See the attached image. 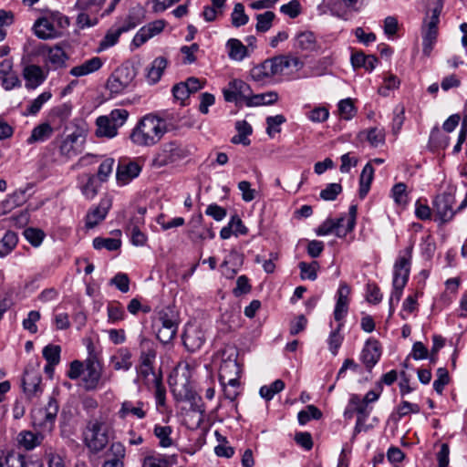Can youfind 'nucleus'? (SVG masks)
<instances>
[{
  "mask_svg": "<svg viewBox=\"0 0 467 467\" xmlns=\"http://www.w3.org/2000/svg\"><path fill=\"white\" fill-rule=\"evenodd\" d=\"M108 459L102 464V467H124V458L126 455L125 446L119 442H112L106 452Z\"/></svg>",
  "mask_w": 467,
  "mask_h": 467,
  "instance_id": "18",
  "label": "nucleus"
},
{
  "mask_svg": "<svg viewBox=\"0 0 467 467\" xmlns=\"http://www.w3.org/2000/svg\"><path fill=\"white\" fill-rule=\"evenodd\" d=\"M373 176H374V169L371 165V162H368L362 171H361V174H360V178H359V197L360 198H364L368 191H369V188H370V184L372 182V180H373Z\"/></svg>",
  "mask_w": 467,
  "mask_h": 467,
  "instance_id": "35",
  "label": "nucleus"
},
{
  "mask_svg": "<svg viewBox=\"0 0 467 467\" xmlns=\"http://www.w3.org/2000/svg\"><path fill=\"white\" fill-rule=\"evenodd\" d=\"M294 46L303 51H313L317 47L316 37L312 32H302L296 36Z\"/></svg>",
  "mask_w": 467,
  "mask_h": 467,
  "instance_id": "34",
  "label": "nucleus"
},
{
  "mask_svg": "<svg viewBox=\"0 0 467 467\" xmlns=\"http://www.w3.org/2000/svg\"><path fill=\"white\" fill-rule=\"evenodd\" d=\"M35 27L36 35L40 38H47L54 30L51 23L46 18L38 19L35 24Z\"/></svg>",
  "mask_w": 467,
  "mask_h": 467,
  "instance_id": "59",
  "label": "nucleus"
},
{
  "mask_svg": "<svg viewBox=\"0 0 467 467\" xmlns=\"http://www.w3.org/2000/svg\"><path fill=\"white\" fill-rule=\"evenodd\" d=\"M342 192V186L339 183H329L320 192V197L325 201H334Z\"/></svg>",
  "mask_w": 467,
  "mask_h": 467,
  "instance_id": "60",
  "label": "nucleus"
},
{
  "mask_svg": "<svg viewBox=\"0 0 467 467\" xmlns=\"http://www.w3.org/2000/svg\"><path fill=\"white\" fill-rule=\"evenodd\" d=\"M321 417L322 412L314 405L306 406V410H300L297 414V419L300 425H305L311 419L319 420Z\"/></svg>",
  "mask_w": 467,
  "mask_h": 467,
  "instance_id": "46",
  "label": "nucleus"
},
{
  "mask_svg": "<svg viewBox=\"0 0 467 467\" xmlns=\"http://www.w3.org/2000/svg\"><path fill=\"white\" fill-rule=\"evenodd\" d=\"M114 166V160L108 158L104 160L98 170V180L101 182H106L111 174Z\"/></svg>",
  "mask_w": 467,
  "mask_h": 467,
  "instance_id": "61",
  "label": "nucleus"
},
{
  "mask_svg": "<svg viewBox=\"0 0 467 467\" xmlns=\"http://www.w3.org/2000/svg\"><path fill=\"white\" fill-rule=\"evenodd\" d=\"M53 134V128L48 123H42L35 127L27 139V143L32 144L48 140Z\"/></svg>",
  "mask_w": 467,
  "mask_h": 467,
  "instance_id": "37",
  "label": "nucleus"
},
{
  "mask_svg": "<svg viewBox=\"0 0 467 467\" xmlns=\"http://www.w3.org/2000/svg\"><path fill=\"white\" fill-rule=\"evenodd\" d=\"M413 244H410L404 250L399 253L393 267L392 291L389 300V305H398L400 302L403 288L405 287L410 275Z\"/></svg>",
  "mask_w": 467,
  "mask_h": 467,
  "instance_id": "2",
  "label": "nucleus"
},
{
  "mask_svg": "<svg viewBox=\"0 0 467 467\" xmlns=\"http://www.w3.org/2000/svg\"><path fill=\"white\" fill-rule=\"evenodd\" d=\"M285 388V382L281 379H275L270 385H265L260 388V396L265 400H271L276 393L282 391Z\"/></svg>",
  "mask_w": 467,
  "mask_h": 467,
  "instance_id": "42",
  "label": "nucleus"
},
{
  "mask_svg": "<svg viewBox=\"0 0 467 467\" xmlns=\"http://www.w3.org/2000/svg\"><path fill=\"white\" fill-rule=\"evenodd\" d=\"M232 24L235 27H240L248 23L249 17L244 12V6L241 3L234 5V11L231 15Z\"/></svg>",
  "mask_w": 467,
  "mask_h": 467,
  "instance_id": "51",
  "label": "nucleus"
},
{
  "mask_svg": "<svg viewBox=\"0 0 467 467\" xmlns=\"http://www.w3.org/2000/svg\"><path fill=\"white\" fill-rule=\"evenodd\" d=\"M231 354L225 359H223L219 368V379H227L234 376H240L241 368L235 357Z\"/></svg>",
  "mask_w": 467,
  "mask_h": 467,
  "instance_id": "28",
  "label": "nucleus"
},
{
  "mask_svg": "<svg viewBox=\"0 0 467 467\" xmlns=\"http://www.w3.org/2000/svg\"><path fill=\"white\" fill-rule=\"evenodd\" d=\"M102 367L95 356L90 355L85 360L83 386L86 390H94L99 387L101 379Z\"/></svg>",
  "mask_w": 467,
  "mask_h": 467,
  "instance_id": "12",
  "label": "nucleus"
},
{
  "mask_svg": "<svg viewBox=\"0 0 467 467\" xmlns=\"http://www.w3.org/2000/svg\"><path fill=\"white\" fill-rule=\"evenodd\" d=\"M165 26V21L160 19L148 23L147 25L140 27L131 41V48H138L150 38L161 34L163 31Z\"/></svg>",
  "mask_w": 467,
  "mask_h": 467,
  "instance_id": "14",
  "label": "nucleus"
},
{
  "mask_svg": "<svg viewBox=\"0 0 467 467\" xmlns=\"http://www.w3.org/2000/svg\"><path fill=\"white\" fill-rule=\"evenodd\" d=\"M191 155L190 149L177 140L161 146L151 161V166L160 169L180 161Z\"/></svg>",
  "mask_w": 467,
  "mask_h": 467,
  "instance_id": "6",
  "label": "nucleus"
},
{
  "mask_svg": "<svg viewBox=\"0 0 467 467\" xmlns=\"http://www.w3.org/2000/svg\"><path fill=\"white\" fill-rule=\"evenodd\" d=\"M129 115V111L124 109H115L106 118L117 128H120L127 121Z\"/></svg>",
  "mask_w": 467,
  "mask_h": 467,
  "instance_id": "54",
  "label": "nucleus"
},
{
  "mask_svg": "<svg viewBox=\"0 0 467 467\" xmlns=\"http://www.w3.org/2000/svg\"><path fill=\"white\" fill-rule=\"evenodd\" d=\"M278 99V95L275 92H266L253 95L251 93V97L249 100L246 102L247 107H256V106H264V105H272L275 103Z\"/></svg>",
  "mask_w": 467,
  "mask_h": 467,
  "instance_id": "38",
  "label": "nucleus"
},
{
  "mask_svg": "<svg viewBox=\"0 0 467 467\" xmlns=\"http://www.w3.org/2000/svg\"><path fill=\"white\" fill-rule=\"evenodd\" d=\"M40 319V313L36 310H32L28 313L27 317L23 320L24 329L32 334L37 332L36 322Z\"/></svg>",
  "mask_w": 467,
  "mask_h": 467,
  "instance_id": "62",
  "label": "nucleus"
},
{
  "mask_svg": "<svg viewBox=\"0 0 467 467\" xmlns=\"http://www.w3.org/2000/svg\"><path fill=\"white\" fill-rule=\"evenodd\" d=\"M226 48L230 58H244L251 55L248 47L236 38H230L226 43Z\"/></svg>",
  "mask_w": 467,
  "mask_h": 467,
  "instance_id": "32",
  "label": "nucleus"
},
{
  "mask_svg": "<svg viewBox=\"0 0 467 467\" xmlns=\"http://www.w3.org/2000/svg\"><path fill=\"white\" fill-rule=\"evenodd\" d=\"M107 312L109 322L113 324L123 320L126 316L123 306L117 301L111 302L108 305Z\"/></svg>",
  "mask_w": 467,
  "mask_h": 467,
  "instance_id": "45",
  "label": "nucleus"
},
{
  "mask_svg": "<svg viewBox=\"0 0 467 467\" xmlns=\"http://www.w3.org/2000/svg\"><path fill=\"white\" fill-rule=\"evenodd\" d=\"M96 134L99 137L114 138L118 134V130L112 122H110L106 116H99L97 120Z\"/></svg>",
  "mask_w": 467,
  "mask_h": 467,
  "instance_id": "33",
  "label": "nucleus"
},
{
  "mask_svg": "<svg viewBox=\"0 0 467 467\" xmlns=\"http://www.w3.org/2000/svg\"><path fill=\"white\" fill-rule=\"evenodd\" d=\"M454 196L451 193H442L438 195L433 201V209L437 216L442 223L451 221L455 211L452 209Z\"/></svg>",
  "mask_w": 467,
  "mask_h": 467,
  "instance_id": "15",
  "label": "nucleus"
},
{
  "mask_svg": "<svg viewBox=\"0 0 467 467\" xmlns=\"http://www.w3.org/2000/svg\"><path fill=\"white\" fill-rule=\"evenodd\" d=\"M22 388L26 398L29 400L39 398L43 393L44 389L41 375L34 367H27L25 369L22 379Z\"/></svg>",
  "mask_w": 467,
  "mask_h": 467,
  "instance_id": "11",
  "label": "nucleus"
},
{
  "mask_svg": "<svg viewBox=\"0 0 467 467\" xmlns=\"http://www.w3.org/2000/svg\"><path fill=\"white\" fill-rule=\"evenodd\" d=\"M438 32L423 29L422 34V53L425 57H430L437 41Z\"/></svg>",
  "mask_w": 467,
  "mask_h": 467,
  "instance_id": "48",
  "label": "nucleus"
},
{
  "mask_svg": "<svg viewBox=\"0 0 467 467\" xmlns=\"http://www.w3.org/2000/svg\"><path fill=\"white\" fill-rule=\"evenodd\" d=\"M61 348L57 345H47L43 348L42 354L47 363L58 364L60 361Z\"/></svg>",
  "mask_w": 467,
  "mask_h": 467,
  "instance_id": "55",
  "label": "nucleus"
},
{
  "mask_svg": "<svg viewBox=\"0 0 467 467\" xmlns=\"http://www.w3.org/2000/svg\"><path fill=\"white\" fill-rule=\"evenodd\" d=\"M122 33L124 32L119 26L116 29H109L103 39L100 41L98 51L100 52L108 47L114 46L118 42Z\"/></svg>",
  "mask_w": 467,
  "mask_h": 467,
  "instance_id": "44",
  "label": "nucleus"
},
{
  "mask_svg": "<svg viewBox=\"0 0 467 467\" xmlns=\"http://www.w3.org/2000/svg\"><path fill=\"white\" fill-rule=\"evenodd\" d=\"M58 409V403L53 397L49 398L47 406L33 409L31 411L33 427L45 433H51L55 427Z\"/></svg>",
  "mask_w": 467,
  "mask_h": 467,
  "instance_id": "9",
  "label": "nucleus"
},
{
  "mask_svg": "<svg viewBox=\"0 0 467 467\" xmlns=\"http://www.w3.org/2000/svg\"><path fill=\"white\" fill-rule=\"evenodd\" d=\"M132 355L129 348H121L110 358V363L115 370L128 371L132 367Z\"/></svg>",
  "mask_w": 467,
  "mask_h": 467,
  "instance_id": "25",
  "label": "nucleus"
},
{
  "mask_svg": "<svg viewBox=\"0 0 467 467\" xmlns=\"http://www.w3.org/2000/svg\"><path fill=\"white\" fill-rule=\"evenodd\" d=\"M449 381L448 370L445 368H439L437 369V379L433 382V389L438 394H441Z\"/></svg>",
  "mask_w": 467,
  "mask_h": 467,
  "instance_id": "57",
  "label": "nucleus"
},
{
  "mask_svg": "<svg viewBox=\"0 0 467 467\" xmlns=\"http://www.w3.org/2000/svg\"><path fill=\"white\" fill-rule=\"evenodd\" d=\"M18 236L13 231H7L0 239V257L8 255L17 245Z\"/></svg>",
  "mask_w": 467,
  "mask_h": 467,
  "instance_id": "36",
  "label": "nucleus"
},
{
  "mask_svg": "<svg viewBox=\"0 0 467 467\" xmlns=\"http://www.w3.org/2000/svg\"><path fill=\"white\" fill-rule=\"evenodd\" d=\"M141 345L142 348L140 350L139 363L136 368L154 367L157 356L156 348L146 339H143Z\"/></svg>",
  "mask_w": 467,
  "mask_h": 467,
  "instance_id": "26",
  "label": "nucleus"
},
{
  "mask_svg": "<svg viewBox=\"0 0 467 467\" xmlns=\"http://www.w3.org/2000/svg\"><path fill=\"white\" fill-rule=\"evenodd\" d=\"M169 460L164 455L148 456L144 459L142 467H168Z\"/></svg>",
  "mask_w": 467,
  "mask_h": 467,
  "instance_id": "64",
  "label": "nucleus"
},
{
  "mask_svg": "<svg viewBox=\"0 0 467 467\" xmlns=\"http://www.w3.org/2000/svg\"><path fill=\"white\" fill-rule=\"evenodd\" d=\"M7 467H43L39 462H26L24 455L16 452H10L5 456Z\"/></svg>",
  "mask_w": 467,
  "mask_h": 467,
  "instance_id": "40",
  "label": "nucleus"
},
{
  "mask_svg": "<svg viewBox=\"0 0 467 467\" xmlns=\"http://www.w3.org/2000/svg\"><path fill=\"white\" fill-rule=\"evenodd\" d=\"M364 133H366V138L372 147H379L385 141V133L382 130L371 128Z\"/></svg>",
  "mask_w": 467,
  "mask_h": 467,
  "instance_id": "56",
  "label": "nucleus"
},
{
  "mask_svg": "<svg viewBox=\"0 0 467 467\" xmlns=\"http://www.w3.org/2000/svg\"><path fill=\"white\" fill-rule=\"evenodd\" d=\"M166 67L167 60H154L150 67L146 68L147 81L150 85L156 84L161 79Z\"/></svg>",
  "mask_w": 467,
  "mask_h": 467,
  "instance_id": "31",
  "label": "nucleus"
},
{
  "mask_svg": "<svg viewBox=\"0 0 467 467\" xmlns=\"http://www.w3.org/2000/svg\"><path fill=\"white\" fill-rule=\"evenodd\" d=\"M136 373L135 382L145 386L149 390L153 389L157 407L164 406L166 389L162 384L161 373H157L154 367L136 368Z\"/></svg>",
  "mask_w": 467,
  "mask_h": 467,
  "instance_id": "7",
  "label": "nucleus"
},
{
  "mask_svg": "<svg viewBox=\"0 0 467 467\" xmlns=\"http://www.w3.org/2000/svg\"><path fill=\"white\" fill-rule=\"evenodd\" d=\"M183 344L190 351L199 349L205 341L203 331L196 326H188L182 337Z\"/></svg>",
  "mask_w": 467,
  "mask_h": 467,
  "instance_id": "17",
  "label": "nucleus"
},
{
  "mask_svg": "<svg viewBox=\"0 0 467 467\" xmlns=\"http://www.w3.org/2000/svg\"><path fill=\"white\" fill-rule=\"evenodd\" d=\"M343 326V323H338L337 327L333 331H331L328 337L327 342L329 346V350L332 352L333 355L337 354V349L342 344L343 337L340 334V330L342 329Z\"/></svg>",
  "mask_w": 467,
  "mask_h": 467,
  "instance_id": "52",
  "label": "nucleus"
},
{
  "mask_svg": "<svg viewBox=\"0 0 467 467\" xmlns=\"http://www.w3.org/2000/svg\"><path fill=\"white\" fill-rule=\"evenodd\" d=\"M338 113L341 119L349 120L357 113V109L351 99H345L338 102Z\"/></svg>",
  "mask_w": 467,
  "mask_h": 467,
  "instance_id": "49",
  "label": "nucleus"
},
{
  "mask_svg": "<svg viewBox=\"0 0 467 467\" xmlns=\"http://www.w3.org/2000/svg\"><path fill=\"white\" fill-rule=\"evenodd\" d=\"M141 171V167L135 161L128 163H119L117 168V181L120 185H126L134 178L138 177Z\"/></svg>",
  "mask_w": 467,
  "mask_h": 467,
  "instance_id": "21",
  "label": "nucleus"
},
{
  "mask_svg": "<svg viewBox=\"0 0 467 467\" xmlns=\"http://www.w3.org/2000/svg\"><path fill=\"white\" fill-rule=\"evenodd\" d=\"M35 56L40 57L41 58H67L62 48L56 45L53 47H47V45L40 44L35 48Z\"/></svg>",
  "mask_w": 467,
  "mask_h": 467,
  "instance_id": "29",
  "label": "nucleus"
},
{
  "mask_svg": "<svg viewBox=\"0 0 467 467\" xmlns=\"http://www.w3.org/2000/svg\"><path fill=\"white\" fill-rule=\"evenodd\" d=\"M168 131L166 119L157 114H147L132 129L130 139L140 147L156 145Z\"/></svg>",
  "mask_w": 467,
  "mask_h": 467,
  "instance_id": "1",
  "label": "nucleus"
},
{
  "mask_svg": "<svg viewBox=\"0 0 467 467\" xmlns=\"http://www.w3.org/2000/svg\"><path fill=\"white\" fill-rule=\"evenodd\" d=\"M109 441V426L105 416L92 418L84 431V443L92 453L102 451Z\"/></svg>",
  "mask_w": 467,
  "mask_h": 467,
  "instance_id": "3",
  "label": "nucleus"
},
{
  "mask_svg": "<svg viewBox=\"0 0 467 467\" xmlns=\"http://www.w3.org/2000/svg\"><path fill=\"white\" fill-rule=\"evenodd\" d=\"M300 269V277L303 280L308 279L315 281L317 278V271L319 269V264L317 261L311 263L300 262L298 264Z\"/></svg>",
  "mask_w": 467,
  "mask_h": 467,
  "instance_id": "41",
  "label": "nucleus"
},
{
  "mask_svg": "<svg viewBox=\"0 0 467 467\" xmlns=\"http://www.w3.org/2000/svg\"><path fill=\"white\" fill-rule=\"evenodd\" d=\"M252 89L250 86L241 79L231 80L226 87L223 88L224 100L234 102L236 105L244 104L251 97Z\"/></svg>",
  "mask_w": 467,
  "mask_h": 467,
  "instance_id": "10",
  "label": "nucleus"
},
{
  "mask_svg": "<svg viewBox=\"0 0 467 467\" xmlns=\"http://www.w3.org/2000/svg\"><path fill=\"white\" fill-rule=\"evenodd\" d=\"M380 349L377 341H368L361 352V360L366 368L370 370L379 360Z\"/></svg>",
  "mask_w": 467,
  "mask_h": 467,
  "instance_id": "23",
  "label": "nucleus"
},
{
  "mask_svg": "<svg viewBox=\"0 0 467 467\" xmlns=\"http://www.w3.org/2000/svg\"><path fill=\"white\" fill-rule=\"evenodd\" d=\"M36 432L23 431L17 436L18 443L27 451H31L42 444L45 432L36 430Z\"/></svg>",
  "mask_w": 467,
  "mask_h": 467,
  "instance_id": "22",
  "label": "nucleus"
},
{
  "mask_svg": "<svg viewBox=\"0 0 467 467\" xmlns=\"http://www.w3.org/2000/svg\"><path fill=\"white\" fill-rule=\"evenodd\" d=\"M154 435L159 439V444L162 448H169L173 445L171 439L172 429L171 426L155 425Z\"/></svg>",
  "mask_w": 467,
  "mask_h": 467,
  "instance_id": "39",
  "label": "nucleus"
},
{
  "mask_svg": "<svg viewBox=\"0 0 467 467\" xmlns=\"http://www.w3.org/2000/svg\"><path fill=\"white\" fill-rule=\"evenodd\" d=\"M111 206V201L108 198H103L100 200L98 206L89 210V212L86 215V227L88 229H92L97 226L100 222H102Z\"/></svg>",
  "mask_w": 467,
  "mask_h": 467,
  "instance_id": "16",
  "label": "nucleus"
},
{
  "mask_svg": "<svg viewBox=\"0 0 467 467\" xmlns=\"http://www.w3.org/2000/svg\"><path fill=\"white\" fill-rule=\"evenodd\" d=\"M144 18L145 10L140 4H137L130 7L126 16L122 18V24L119 27L124 33L128 32L141 24Z\"/></svg>",
  "mask_w": 467,
  "mask_h": 467,
  "instance_id": "20",
  "label": "nucleus"
},
{
  "mask_svg": "<svg viewBox=\"0 0 467 467\" xmlns=\"http://www.w3.org/2000/svg\"><path fill=\"white\" fill-rule=\"evenodd\" d=\"M101 67V60H86L81 65L72 67L69 73L74 77L79 78L96 72Z\"/></svg>",
  "mask_w": 467,
  "mask_h": 467,
  "instance_id": "30",
  "label": "nucleus"
},
{
  "mask_svg": "<svg viewBox=\"0 0 467 467\" xmlns=\"http://www.w3.org/2000/svg\"><path fill=\"white\" fill-rule=\"evenodd\" d=\"M344 216L337 220L328 218L321 225L318 226V228L316 230V234L319 236H324L336 232V234L338 237H343L347 234H345V230H342L344 228Z\"/></svg>",
  "mask_w": 467,
  "mask_h": 467,
  "instance_id": "24",
  "label": "nucleus"
},
{
  "mask_svg": "<svg viewBox=\"0 0 467 467\" xmlns=\"http://www.w3.org/2000/svg\"><path fill=\"white\" fill-rule=\"evenodd\" d=\"M443 8V0H437L434 7L431 9V16L426 23L424 30L438 32V24L440 22V15Z\"/></svg>",
  "mask_w": 467,
  "mask_h": 467,
  "instance_id": "43",
  "label": "nucleus"
},
{
  "mask_svg": "<svg viewBox=\"0 0 467 467\" xmlns=\"http://www.w3.org/2000/svg\"><path fill=\"white\" fill-rule=\"evenodd\" d=\"M121 242L116 238L96 237L93 240V246L97 250L107 249L109 251H116L120 247Z\"/></svg>",
  "mask_w": 467,
  "mask_h": 467,
  "instance_id": "50",
  "label": "nucleus"
},
{
  "mask_svg": "<svg viewBox=\"0 0 467 467\" xmlns=\"http://www.w3.org/2000/svg\"><path fill=\"white\" fill-rule=\"evenodd\" d=\"M136 69L129 62L123 63L108 78L106 88L111 97L125 93L132 86Z\"/></svg>",
  "mask_w": 467,
  "mask_h": 467,
  "instance_id": "8",
  "label": "nucleus"
},
{
  "mask_svg": "<svg viewBox=\"0 0 467 467\" xmlns=\"http://www.w3.org/2000/svg\"><path fill=\"white\" fill-rule=\"evenodd\" d=\"M275 17V15L272 11H266L263 14L257 15L256 16L257 24L255 26L256 30L258 32L268 31L272 26V23H273Z\"/></svg>",
  "mask_w": 467,
  "mask_h": 467,
  "instance_id": "53",
  "label": "nucleus"
},
{
  "mask_svg": "<svg viewBox=\"0 0 467 467\" xmlns=\"http://www.w3.org/2000/svg\"><path fill=\"white\" fill-rule=\"evenodd\" d=\"M24 77L26 81V87L36 88L44 82L47 76L38 66H27L24 69Z\"/></svg>",
  "mask_w": 467,
  "mask_h": 467,
  "instance_id": "27",
  "label": "nucleus"
},
{
  "mask_svg": "<svg viewBox=\"0 0 467 467\" xmlns=\"http://www.w3.org/2000/svg\"><path fill=\"white\" fill-rule=\"evenodd\" d=\"M45 454L48 460V467H65L63 457L56 453L51 446L45 448Z\"/></svg>",
  "mask_w": 467,
  "mask_h": 467,
  "instance_id": "63",
  "label": "nucleus"
},
{
  "mask_svg": "<svg viewBox=\"0 0 467 467\" xmlns=\"http://www.w3.org/2000/svg\"><path fill=\"white\" fill-rule=\"evenodd\" d=\"M52 97L51 92L45 91L41 93L36 99H35L27 108V113L31 115L36 114L42 106L48 101Z\"/></svg>",
  "mask_w": 467,
  "mask_h": 467,
  "instance_id": "58",
  "label": "nucleus"
},
{
  "mask_svg": "<svg viewBox=\"0 0 467 467\" xmlns=\"http://www.w3.org/2000/svg\"><path fill=\"white\" fill-rule=\"evenodd\" d=\"M303 67V60H263L251 69L250 75L255 81H264L279 73L293 74Z\"/></svg>",
  "mask_w": 467,
  "mask_h": 467,
  "instance_id": "4",
  "label": "nucleus"
},
{
  "mask_svg": "<svg viewBox=\"0 0 467 467\" xmlns=\"http://www.w3.org/2000/svg\"><path fill=\"white\" fill-rule=\"evenodd\" d=\"M180 324L179 313L168 306L156 312L153 326L156 327L157 338L162 344L170 343L176 336Z\"/></svg>",
  "mask_w": 467,
  "mask_h": 467,
  "instance_id": "5",
  "label": "nucleus"
},
{
  "mask_svg": "<svg viewBox=\"0 0 467 467\" xmlns=\"http://www.w3.org/2000/svg\"><path fill=\"white\" fill-rule=\"evenodd\" d=\"M149 410V403L143 400H126L121 402L117 414L120 420H126L129 417H132L137 420H143L146 418Z\"/></svg>",
  "mask_w": 467,
  "mask_h": 467,
  "instance_id": "13",
  "label": "nucleus"
},
{
  "mask_svg": "<svg viewBox=\"0 0 467 467\" xmlns=\"http://www.w3.org/2000/svg\"><path fill=\"white\" fill-rule=\"evenodd\" d=\"M286 121L284 115L278 114L275 116H269L266 118V133L269 137L273 138L275 133L281 131L280 126Z\"/></svg>",
  "mask_w": 467,
  "mask_h": 467,
  "instance_id": "47",
  "label": "nucleus"
},
{
  "mask_svg": "<svg viewBox=\"0 0 467 467\" xmlns=\"http://www.w3.org/2000/svg\"><path fill=\"white\" fill-rule=\"evenodd\" d=\"M78 188L87 200H92L99 192V180L94 174L84 173L78 176Z\"/></svg>",
  "mask_w": 467,
  "mask_h": 467,
  "instance_id": "19",
  "label": "nucleus"
}]
</instances>
